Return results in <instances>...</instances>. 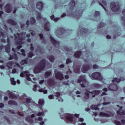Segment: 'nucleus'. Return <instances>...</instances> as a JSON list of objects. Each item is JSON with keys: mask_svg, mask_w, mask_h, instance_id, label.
<instances>
[{"mask_svg": "<svg viewBox=\"0 0 125 125\" xmlns=\"http://www.w3.org/2000/svg\"><path fill=\"white\" fill-rule=\"evenodd\" d=\"M92 67L91 64H83L82 67V72L86 73L88 70L91 69Z\"/></svg>", "mask_w": 125, "mask_h": 125, "instance_id": "13", "label": "nucleus"}, {"mask_svg": "<svg viewBox=\"0 0 125 125\" xmlns=\"http://www.w3.org/2000/svg\"><path fill=\"white\" fill-rule=\"evenodd\" d=\"M110 7L111 8V10L114 12H118V11H120V9H121L120 5H119V3L118 2H111L110 3Z\"/></svg>", "mask_w": 125, "mask_h": 125, "instance_id": "7", "label": "nucleus"}, {"mask_svg": "<svg viewBox=\"0 0 125 125\" xmlns=\"http://www.w3.org/2000/svg\"><path fill=\"white\" fill-rule=\"evenodd\" d=\"M92 80H96L97 81H102L103 77L101 75V73L100 72H94L92 75Z\"/></svg>", "mask_w": 125, "mask_h": 125, "instance_id": "8", "label": "nucleus"}, {"mask_svg": "<svg viewBox=\"0 0 125 125\" xmlns=\"http://www.w3.org/2000/svg\"><path fill=\"white\" fill-rule=\"evenodd\" d=\"M80 33L81 35H85L86 34H88V29L82 28L81 29Z\"/></svg>", "mask_w": 125, "mask_h": 125, "instance_id": "26", "label": "nucleus"}, {"mask_svg": "<svg viewBox=\"0 0 125 125\" xmlns=\"http://www.w3.org/2000/svg\"><path fill=\"white\" fill-rule=\"evenodd\" d=\"M106 24H105L104 23L101 22L100 24H98V28L99 29V28H102V27H104Z\"/></svg>", "mask_w": 125, "mask_h": 125, "instance_id": "46", "label": "nucleus"}, {"mask_svg": "<svg viewBox=\"0 0 125 125\" xmlns=\"http://www.w3.org/2000/svg\"><path fill=\"white\" fill-rule=\"evenodd\" d=\"M65 33V29L63 28H59L56 31L55 34L58 38H61Z\"/></svg>", "mask_w": 125, "mask_h": 125, "instance_id": "10", "label": "nucleus"}, {"mask_svg": "<svg viewBox=\"0 0 125 125\" xmlns=\"http://www.w3.org/2000/svg\"><path fill=\"white\" fill-rule=\"evenodd\" d=\"M8 103L9 105H17V103L12 100H10Z\"/></svg>", "mask_w": 125, "mask_h": 125, "instance_id": "38", "label": "nucleus"}, {"mask_svg": "<svg viewBox=\"0 0 125 125\" xmlns=\"http://www.w3.org/2000/svg\"><path fill=\"white\" fill-rule=\"evenodd\" d=\"M77 82L78 83H80L82 87H86V86L88 85L89 83L85 79L84 75H81L77 80Z\"/></svg>", "mask_w": 125, "mask_h": 125, "instance_id": "4", "label": "nucleus"}, {"mask_svg": "<svg viewBox=\"0 0 125 125\" xmlns=\"http://www.w3.org/2000/svg\"><path fill=\"white\" fill-rule=\"evenodd\" d=\"M9 113H11V114H15V111L14 110H10L9 111Z\"/></svg>", "mask_w": 125, "mask_h": 125, "instance_id": "64", "label": "nucleus"}, {"mask_svg": "<svg viewBox=\"0 0 125 125\" xmlns=\"http://www.w3.org/2000/svg\"><path fill=\"white\" fill-rule=\"evenodd\" d=\"M74 71L76 74H80L81 73V66L80 65L74 66Z\"/></svg>", "mask_w": 125, "mask_h": 125, "instance_id": "24", "label": "nucleus"}, {"mask_svg": "<svg viewBox=\"0 0 125 125\" xmlns=\"http://www.w3.org/2000/svg\"><path fill=\"white\" fill-rule=\"evenodd\" d=\"M30 23L31 25H35L36 24V19L34 18H31L30 19Z\"/></svg>", "mask_w": 125, "mask_h": 125, "instance_id": "41", "label": "nucleus"}, {"mask_svg": "<svg viewBox=\"0 0 125 125\" xmlns=\"http://www.w3.org/2000/svg\"><path fill=\"white\" fill-rule=\"evenodd\" d=\"M14 37V42L15 44L17 45H18L19 44V46H18L17 47V49H18V50H20V48H22V45H21L22 43V41H24L26 39V32H23L21 34H15Z\"/></svg>", "mask_w": 125, "mask_h": 125, "instance_id": "1", "label": "nucleus"}, {"mask_svg": "<svg viewBox=\"0 0 125 125\" xmlns=\"http://www.w3.org/2000/svg\"><path fill=\"white\" fill-rule=\"evenodd\" d=\"M81 55H82V52L80 51H78L74 54V56L75 57H76V58H80L81 57Z\"/></svg>", "mask_w": 125, "mask_h": 125, "instance_id": "32", "label": "nucleus"}, {"mask_svg": "<svg viewBox=\"0 0 125 125\" xmlns=\"http://www.w3.org/2000/svg\"><path fill=\"white\" fill-rule=\"evenodd\" d=\"M50 19H51L52 20H53V21H54L55 22H57V21L60 20V18H55V16H54V15H53L50 17Z\"/></svg>", "mask_w": 125, "mask_h": 125, "instance_id": "33", "label": "nucleus"}, {"mask_svg": "<svg viewBox=\"0 0 125 125\" xmlns=\"http://www.w3.org/2000/svg\"><path fill=\"white\" fill-rule=\"evenodd\" d=\"M67 75H69V76H72L73 74V71H71V69H68V71L66 72Z\"/></svg>", "mask_w": 125, "mask_h": 125, "instance_id": "52", "label": "nucleus"}, {"mask_svg": "<svg viewBox=\"0 0 125 125\" xmlns=\"http://www.w3.org/2000/svg\"><path fill=\"white\" fill-rule=\"evenodd\" d=\"M39 83L40 84H42L44 83V80H40Z\"/></svg>", "mask_w": 125, "mask_h": 125, "instance_id": "63", "label": "nucleus"}, {"mask_svg": "<svg viewBox=\"0 0 125 125\" xmlns=\"http://www.w3.org/2000/svg\"><path fill=\"white\" fill-rule=\"evenodd\" d=\"M44 29L46 31H50V23L49 21H47L45 22L44 25Z\"/></svg>", "mask_w": 125, "mask_h": 125, "instance_id": "23", "label": "nucleus"}, {"mask_svg": "<svg viewBox=\"0 0 125 125\" xmlns=\"http://www.w3.org/2000/svg\"><path fill=\"white\" fill-rule=\"evenodd\" d=\"M39 104L41 106H43L44 105V100L42 99H39Z\"/></svg>", "mask_w": 125, "mask_h": 125, "instance_id": "35", "label": "nucleus"}, {"mask_svg": "<svg viewBox=\"0 0 125 125\" xmlns=\"http://www.w3.org/2000/svg\"><path fill=\"white\" fill-rule=\"evenodd\" d=\"M37 87H38V85L35 84L33 88V91H35V92L37 91Z\"/></svg>", "mask_w": 125, "mask_h": 125, "instance_id": "56", "label": "nucleus"}, {"mask_svg": "<svg viewBox=\"0 0 125 125\" xmlns=\"http://www.w3.org/2000/svg\"><path fill=\"white\" fill-rule=\"evenodd\" d=\"M7 42L8 44L7 45L5 46V49L7 53H9L10 52V40L9 38H7Z\"/></svg>", "mask_w": 125, "mask_h": 125, "instance_id": "17", "label": "nucleus"}, {"mask_svg": "<svg viewBox=\"0 0 125 125\" xmlns=\"http://www.w3.org/2000/svg\"><path fill=\"white\" fill-rule=\"evenodd\" d=\"M108 113L109 114L105 113L104 112H101L100 113V116L101 117H113V115L112 112H109Z\"/></svg>", "mask_w": 125, "mask_h": 125, "instance_id": "20", "label": "nucleus"}, {"mask_svg": "<svg viewBox=\"0 0 125 125\" xmlns=\"http://www.w3.org/2000/svg\"><path fill=\"white\" fill-rule=\"evenodd\" d=\"M125 78H121V79H118L117 78H115L113 79L112 83H119L121 81H125Z\"/></svg>", "mask_w": 125, "mask_h": 125, "instance_id": "27", "label": "nucleus"}, {"mask_svg": "<svg viewBox=\"0 0 125 125\" xmlns=\"http://www.w3.org/2000/svg\"><path fill=\"white\" fill-rule=\"evenodd\" d=\"M62 50H64L65 51H66L67 53H66V55H70V54H73V52L72 51V48H68V47L64 46L62 48Z\"/></svg>", "mask_w": 125, "mask_h": 125, "instance_id": "15", "label": "nucleus"}, {"mask_svg": "<svg viewBox=\"0 0 125 125\" xmlns=\"http://www.w3.org/2000/svg\"><path fill=\"white\" fill-rule=\"evenodd\" d=\"M108 89L109 90L116 91L117 90H118V89H119V88H118V85H117V84L112 83L109 86Z\"/></svg>", "mask_w": 125, "mask_h": 125, "instance_id": "16", "label": "nucleus"}, {"mask_svg": "<svg viewBox=\"0 0 125 125\" xmlns=\"http://www.w3.org/2000/svg\"><path fill=\"white\" fill-rule=\"evenodd\" d=\"M34 56V54L33 53V52H30L28 54V57H30V58H32Z\"/></svg>", "mask_w": 125, "mask_h": 125, "instance_id": "51", "label": "nucleus"}, {"mask_svg": "<svg viewBox=\"0 0 125 125\" xmlns=\"http://www.w3.org/2000/svg\"><path fill=\"white\" fill-rule=\"evenodd\" d=\"M21 65H24L25 64H28V60H23L21 62Z\"/></svg>", "mask_w": 125, "mask_h": 125, "instance_id": "42", "label": "nucleus"}, {"mask_svg": "<svg viewBox=\"0 0 125 125\" xmlns=\"http://www.w3.org/2000/svg\"><path fill=\"white\" fill-rule=\"evenodd\" d=\"M47 64H49V62L45 59L42 60L40 64L37 66L34 70V73L35 74H39V73H41L42 70L44 69L45 68V65Z\"/></svg>", "mask_w": 125, "mask_h": 125, "instance_id": "2", "label": "nucleus"}, {"mask_svg": "<svg viewBox=\"0 0 125 125\" xmlns=\"http://www.w3.org/2000/svg\"><path fill=\"white\" fill-rule=\"evenodd\" d=\"M51 73H52V71H51V70L46 71L45 73V78L46 79H47V78H48V77H49V76H50V75H51Z\"/></svg>", "mask_w": 125, "mask_h": 125, "instance_id": "34", "label": "nucleus"}, {"mask_svg": "<svg viewBox=\"0 0 125 125\" xmlns=\"http://www.w3.org/2000/svg\"><path fill=\"white\" fill-rule=\"evenodd\" d=\"M61 95V94L60 92H56L55 96L56 97H59Z\"/></svg>", "mask_w": 125, "mask_h": 125, "instance_id": "58", "label": "nucleus"}, {"mask_svg": "<svg viewBox=\"0 0 125 125\" xmlns=\"http://www.w3.org/2000/svg\"><path fill=\"white\" fill-rule=\"evenodd\" d=\"M17 57V55L15 54H13V57L12 56L10 55V58H9V60H12V59H13V58H16Z\"/></svg>", "mask_w": 125, "mask_h": 125, "instance_id": "50", "label": "nucleus"}, {"mask_svg": "<svg viewBox=\"0 0 125 125\" xmlns=\"http://www.w3.org/2000/svg\"><path fill=\"white\" fill-rule=\"evenodd\" d=\"M121 20L123 22V24L125 26V17H122L121 18Z\"/></svg>", "mask_w": 125, "mask_h": 125, "instance_id": "55", "label": "nucleus"}, {"mask_svg": "<svg viewBox=\"0 0 125 125\" xmlns=\"http://www.w3.org/2000/svg\"><path fill=\"white\" fill-rule=\"evenodd\" d=\"M117 114L118 115H125V110H123V106L120 107V109L117 111Z\"/></svg>", "mask_w": 125, "mask_h": 125, "instance_id": "25", "label": "nucleus"}, {"mask_svg": "<svg viewBox=\"0 0 125 125\" xmlns=\"http://www.w3.org/2000/svg\"><path fill=\"white\" fill-rule=\"evenodd\" d=\"M78 3V1L77 0H73L69 3V8L70 10H74V9H76V5H77V3Z\"/></svg>", "mask_w": 125, "mask_h": 125, "instance_id": "14", "label": "nucleus"}, {"mask_svg": "<svg viewBox=\"0 0 125 125\" xmlns=\"http://www.w3.org/2000/svg\"><path fill=\"white\" fill-rule=\"evenodd\" d=\"M20 76L22 78L23 77H25L27 81H29L30 82L32 81V79H31V78H30V73H29V71H25L21 72L20 74Z\"/></svg>", "mask_w": 125, "mask_h": 125, "instance_id": "12", "label": "nucleus"}, {"mask_svg": "<svg viewBox=\"0 0 125 125\" xmlns=\"http://www.w3.org/2000/svg\"><path fill=\"white\" fill-rule=\"evenodd\" d=\"M64 118L66 119V123L69 124V123H73L74 124L76 122V119L74 118L73 114H70L69 113H66L64 114Z\"/></svg>", "mask_w": 125, "mask_h": 125, "instance_id": "5", "label": "nucleus"}, {"mask_svg": "<svg viewBox=\"0 0 125 125\" xmlns=\"http://www.w3.org/2000/svg\"><path fill=\"white\" fill-rule=\"evenodd\" d=\"M13 65H14V62L12 61H10L7 63V67L9 68V69H11L12 67H13Z\"/></svg>", "mask_w": 125, "mask_h": 125, "instance_id": "30", "label": "nucleus"}, {"mask_svg": "<svg viewBox=\"0 0 125 125\" xmlns=\"http://www.w3.org/2000/svg\"><path fill=\"white\" fill-rule=\"evenodd\" d=\"M4 119H5V120H7V122H8V124H10V120H9V118H8V117H7V116H4Z\"/></svg>", "mask_w": 125, "mask_h": 125, "instance_id": "53", "label": "nucleus"}, {"mask_svg": "<svg viewBox=\"0 0 125 125\" xmlns=\"http://www.w3.org/2000/svg\"><path fill=\"white\" fill-rule=\"evenodd\" d=\"M100 93V91L94 90L91 92L87 91L84 94L83 100L86 102L89 99V98H93L95 97L96 95H98Z\"/></svg>", "mask_w": 125, "mask_h": 125, "instance_id": "3", "label": "nucleus"}, {"mask_svg": "<svg viewBox=\"0 0 125 125\" xmlns=\"http://www.w3.org/2000/svg\"><path fill=\"white\" fill-rule=\"evenodd\" d=\"M48 98H49V99H54V95H50L48 96Z\"/></svg>", "mask_w": 125, "mask_h": 125, "instance_id": "57", "label": "nucleus"}, {"mask_svg": "<svg viewBox=\"0 0 125 125\" xmlns=\"http://www.w3.org/2000/svg\"><path fill=\"white\" fill-rule=\"evenodd\" d=\"M39 92H43L44 94H47V90H44L43 89H40L39 90Z\"/></svg>", "mask_w": 125, "mask_h": 125, "instance_id": "44", "label": "nucleus"}, {"mask_svg": "<svg viewBox=\"0 0 125 125\" xmlns=\"http://www.w3.org/2000/svg\"><path fill=\"white\" fill-rule=\"evenodd\" d=\"M91 109L92 110H99V108L96 107V106H95L94 105H92L91 106Z\"/></svg>", "mask_w": 125, "mask_h": 125, "instance_id": "49", "label": "nucleus"}, {"mask_svg": "<svg viewBox=\"0 0 125 125\" xmlns=\"http://www.w3.org/2000/svg\"><path fill=\"white\" fill-rule=\"evenodd\" d=\"M26 121L27 122V123H29V124H33L34 123V120H33V118L32 117L28 116L26 118Z\"/></svg>", "mask_w": 125, "mask_h": 125, "instance_id": "31", "label": "nucleus"}, {"mask_svg": "<svg viewBox=\"0 0 125 125\" xmlns=\"http://www.w3.org/2000/svg\"><path fill=\"white\" fill-rule=\"evenodd\" d=\"M5 11L7 13H10L12 11V5L11 4L8 3L5 6Z\"/></svg>", "mask_w": 125, "mask_h": 125, "instance_id": "18", "label": "nucleus"}, {"mask_svg": "<svg viewBox=\"0 0 125 125\" xmlns=\"http://www.w3.org/2000/svg\"><path fill=\"white\" fill-rule=\"evenodd\" d=\"M83 9L80 11L76 10V11L73 13H71L69 15H70V16H73L74 18H76V19L79 20V19L81 18V17L83 15Z\"/></svg>", "mask_w": 125, "mask_h": 125, "instance_id": "6", "label": "nucleus"}, {"mask_svg": "<svg viewBox=\"0 0 125 125\" xmlns=\"http://www.w3.org/2000/svg\"><path fill=\"white\" fill-rule=\"evenodd\" d=\"M114 123L116 125H122V123H121V122L120 121H118L117 120H115L114 121Z\"/></svg>", "mask_w": 125, "mask_h": 125, "instance_id": "54", "label": "nucleus"}, {"mask_svg": "<svg viewBox=\"0 0 125 125\" xmlns=\"http://www.w3.org/2000/svg\"><path fill=\"white\" fill-rule=\"evenodd\" d=\"M21 52H22V55H23V56H26V54H25V50L24 49H21Z\"/></svg>", "mask_w": 125, "mask_h": 125, "instance_id": "59", "label": "nucleus"}, {"mask_svg": "<svg viewBox=\"0 0 125 125\" xmlns=\"http://www.w3.org/2000/svg\"><path fill=\"white\" fill-rule=\"evenodd\" d=\"M72 62H73V61L71 60V58H68L67 59H66V64H70V63H72Z\"/></svg>", "mask_w": 125, "mask_h": 125, "instance_id": "48", "label": "nucleus"}, {"mask_svg": "<svg viewBox=\"0 0 125 125\" xmlns=\"http://www.w3.org/2000/svg\"><path fill=\"white\" fill-rule=\"evenodd\" d=\"M36 7L38 9L41 11L42 10V8H43V3L42 2H38L36 4Z\"/></svg>", "mask_w": 125, "mask_h": 125, "instance_id": "21", "label": "nucleus"}, {"mask_svg": "<svg viewBox=\"0 0 125 125\" xmlns=\"http://www.w3.org/2000/svg\"><path fill=\"white\" fill-rule=\"evenodd\" d=\"M55 2L57 3V5L59 4H64L66 2V0H55Z\"/></svg>", "mask_w": 125, "mask_h": 125, "instance_id": "29", "label": "nucleus"}, {"mask_svg": "<svg viewBox=\"0 0 125 125\" xmlns=\"http://www.w3.org/2000/svg\"><path fill=\"white\" fill-rule=\"evenodd\" d=\"M37 20L40 21V20H42V16L41 15V12H37Z\"/></svg>", "mask_w": 125, "mask_h": 125, "instance_id": "37", "label": "nucleus"}, {"mask_svg": "<svg viewBox=\"0 0 125 125\" xmlns=\"http://www.w3.org/2000/svg\"><path fill=\"white\" fill-rule=\"evenodd\" d=\"M7 23L8 24H10V25H12L13 26H15L17 25V22L11 19L8 20Z\"/></svg>", "mask_w": 125, "mask_h": 125, "instance_id": "28", "label": "nucleus"}, {"mask_svg": "<svg viewBox=\"0 0 125 125\" xmlns=\"http://www.w3.org/2000/svg\"><path fill=\"white\" fill-rule=\"evenodd\" d=\"M54 74H55V78L57 80L62 81V80L64 79V76H63V74L58 72V71H57V69L54 70Z\"/></svg>", "mask_w": 125, "mask_h": 125, "instance_id": "9", "label": "nucleus"}, {"mask_svg": "<svg viewBox=\"0 0 125 125\" xmlns=\"http://www.w3.org/2000/svg\"><path fill=\"white\" fill-rule=\"evenodd\" d=\"M99 15H100V12L98 11H96L95 12V16H94L93 15L90 16L89 19H90V20H95V18H96V17H98Z\"/></svg>", "mask_w": 125, "mask_h": 125, "instance_id": "19", "label": "nucleus"}, {"mask_svg": "<svg viewBox=\"0 0 125 125\" xmlns=\"http://www.w3.org/2000/svg\"><path fill=\"white\" fill-rule=\"evenodd\" d=\"M0 33L1 34H0V37H2V38H5L6 37V35L4 34V31L3 30L1 29L0 31Z\"/></svg>", "mask_w": 125, "mask_h": 125, "instance_id": "39", "label": "nucleus"}, {"mask_svg": "<svg viewBox=\"0 0 125 125\" xmlns=\"http://www.w3.org/2000/svg\"><path fill=\"white\" fill-rule=\"evenodd\" d=\"M47 59H48L50 61V62H53L54 61L55 58L54 57H53V56H48L47 57Z\"/></svg>", "mask_w": 125, "mask_h": 125, "instance_id": "40", "label": "nucleus"}, {"mask_svg": "<svg viewBox=\"0 0 125 125\" xmlns=\"http://www.w3.org/2000/svg\"><path fill=\"white\" fill-rule=\"evenodd\" d=\"M39 36L40 38V40H41L43 42H44V39H43V34H39Z\"/></svg>", "mask_w": 125, "mask_h": 125, "instance_id": "47", "label": "nucleus"}, {"mask_svg": "<svg viewBox=\"0 0 125 125\" xmlns=\"http://www.w3.org/2000/svg\"><path fill=\"white\" fill-rule=\"evenodd\" d=\"M11 83L13 85H15L16 84V81H15L14 78H11Z\"/></svg>", "mask_w": 125, "mask_h": 125, "instance_id": "43", "label": "nucleus"}, {"mask_svg": "<svg viewBox=\"0 0 125 125\" xmlns=\"http://www.w3.org/2000/svg\"><path fill=\"white\" fill-rule=\"evenodd\" d=\"M62 84H63V85L68 86V85H69V83H67L66 82H62Z\"/></svg>", "mask_w": 125, "mask_h": 125, "instance_id": "62", "label": "nucleus"}, {"mask_svg": "<svg viewBox=\"0 0 125 125\" xmlns=\"http://www.w3.org/2000/svg\"><path fill=\"white\" fill-rule=\"evenodd\" d=\"M35 115L37 116H42V117H44V112L42 111L41 112H38L37 114L36 113H35Z\"/></svg>", "mask_w": 125, "mask_h": 125, "instance_id": "36", "label": "nucleus"}, {"mask_svg": "<svg viewBox=\"0 0 125 125\" xmlns=\"http://www.w3.org/2000/svg\"><path fill=\"white\" fill-rule=\"evenodd\" d=\"M25 101H26V103H30L31 104H32V103H33V100L32 99H31L30 98H26L25 100Z\"/></svg>", "mask_w": 125, "mask_h": 125, "instance_id": "45", "label": "nucleus"}, {"mask_svg": "<svg viewBox=\"0 0 125 125\" xmlns=\"http://www.w3.org/2000/svg\"><path fill=\"white\" fill-rule=\"evenodd\" d=\"M50 39L51 42H52L53 44H54L55 47H56V48H60V42L53 39V37H52L51 35H50Z\"/></svg>", "mask_w": 125, "mask_h": 125, "instance_id": "11", "label": "nucleus"}, {"mask_svg": "<svg viewBox=\"0 0 125 125\" xmlns=\"http://www.w3.org/2000/svg\"><path fill=\"white\" fill-rule=\"evenodd\" d=\"M102 3L104 6H107V3L106 2V1L105 0H102Z\"/></svg>", "mask_w": 125, "mask_h": 125, "instance_id": "61", "label": "nucleus"}, {"mask_svg": "<svg viewBox=\"0 0 125 125\" xmlns=\"http://www.w3.org/2000/svg\"><path fill=\"white\" fill-rule=\"evenodd\" d=\"M6 94H8L10 97V98L13 99H16L17 98V96H16V95H15L14 93L11 92L9 91H8Z\"/></svg>", "mask_w": 125, "mask_h": 125, "instance_id": "22", "label": "nucleus"}, {"mask_svg": "<svg viewBox=\"0 0 125 125\" xmlns=\"http://www.w3.org/2000/svg\"><path fill=\"white\" fill-rule=\"evenodd\" d=\"M98 68H99V66L97 64H94L93 65V69H98Z\"/></svg>", "mask_w": 125, "mask_h": 125, "instance_id": "60", "label": "nucleus"}]
</instances>
